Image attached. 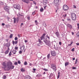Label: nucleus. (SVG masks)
Instances as JSON below:
<instances>
[{"mask_svg": "<svg viewBox=\"0 0 79 79\" xmlns=\"http://www.w3.org/2000/svg\"><path fill=\"white\" fill-rule=\"evenodd\" d=\"M77 35L79 38V31H78L77 33Z\"/></svg>", "mask_w": 79, "mask_h": 79, "instance_id": "nucleus-27", "label": "nucleus"}, {"mask_svg": "<svg viewBox=\"0 0 79 79\" xmlns=\"http://www.w3.org/2000/svg\"><path fill=\"white\" fill-rule=\"evenodd\" d=\"M13 44V45H14L15 44H18V41H15V42L14 41H12Z\"/></svg>", "mask_w": 79, "mask_h": 79, "instance_id": "nucleus-18", "label": "nucleus"}, {"mask_svg": "<svg viewBox=\"0 0 79 79\" xmlns=\"http://www.w3.org/2000/svg\"><path fill=\"white\" fill-rule=\"evenodd\" d=\"M8 52H9V51H8V50H7L5 52L6 54H8Z\"/></svg>", "mask_w": 79, "mask_h": 79, "instance_id": "nucleus-31", "label": "nucleus"}, {"mask_svg": "<svg viewBox=\"0 0 79 79\" xmlns=\"http://www.w3.org/2000/svg\"><path fill=\"white\" fill-rule=\"evenodd\" d=\"M33 3L35 5H36V2H35V1H34L33 2Z\"/></svg>", "mask_w": 79, "mask_h": 79, "instance_id": "nucleus-48", "label": "nucleus"}, {"mask_svg": "<svg viewBox=\"0 0 79 79\" xmlns=\"http://www.w3.org/2000/svg\"><path fill=\"white\" fill-rule=\"evenodd\" d=\"M22 53V51H20L19 52V53L20 54H21Z\"/></svg>", "mask_w": 79, "mask_h": 79, "instance_id": "nucleus-54", "label": "nucleus"}, {"mask_svg": "<svg viewBox=\"0 0 79 79\" xmlns=\"http://www.w3.org/2000/svg\"><path fill=\"white\" fill-rule=\"evenodd\" d=\"M13 19H14V23H16V19L14 17L13 18Z\"/></svg>", "mask_w": 79, "mask_h": 79, "instance_id": "nucleus-22", "label": "nucleus"}, {"mask_svg": "<svg viewBox=\"0 0 79 79\" xmlns=\"http://www.w3.org/2000/svg\"><path fill=\"white\" fill-rule=\"evenodd\" d=\"M68 64H69V63L68 62H66L65 63V66H68Z\"/></svg>", "mask_w": 79, "mask_h": 79, "instance_id": "nucleus-24", "label": "nucleus"}, {"mask_svg": "<svg viewBox=\"0 0 79 79\" xmlns=\"http://www.w3.org/2000/svg\"><path fill=\"white\" fill-rule=\"evenodd\" d=\"M52 76H53V73H51L50 74L49 77H52Z\"/></svg>", "mask_w": 79, "mask_h": 79, "instance_id": "nucleus-37", "label": "nucleus"}, {"mask_svg": "<svg viewBox=\"0 0 79 79\" xmlns=\"http://www.w3.org/2000/svg\"><path fill=\"white\" fill-rule=\"evenodd\" d=\"M63 9L64 11H66L69 9V7L67 5H65L63 6Z\"/></svg>", "mask_w": 79, "mask_h": 79, "instance_id": "nucleus-8", "label": "nucleus"}, {"mask_svg": "<svg viewBox=\"0 0 79 79\" xmlns=\"http://www.w3.org/2000/svg\"><path fill=\"white\" fill-rule=\"evenodd\" d=\"M76 69V68L75 67H73V69Z\"/></svg>", "mask_w": 79, "mask_h": 79, "instance_id": "nucleus-52", "label": "nucleus"}, {"mask_svg": "<svg viewBox=\"0 0 79 79\" xmlns=\"http://www.w3.org/2000/svg\"><path fill=\"white\" fill-rule=\"evenodd\" d=\"M55 34L56 35L57 37L58 38H60V33H59V32H57L55 33Z\"/></svg>", "mask_w": 79, "mask_h": 79, "instance_id": "nucleus-11", "label": "nucleus"}, {"mask_svg": "<svg viewBox=\"0 0 79 79\" xmlns=\"http://www.w3.org/2000/svg\"><path fill=\"white\" fill-rule=\"evenodd\" d=\"M9 61L7 63L6 62H4L2 63V65L4 67H2V68L4 69V70L6 71L8 68V64Z\"/></svg>", "mask_w": 79, "mask_h": 79, "instance_id": "nucleus-2", "label": "nucleus"}, {"mask_svg": "<svg viewBox=\"0 0 79 79\" xmlns=\"http://www.w3.org/2000/svg\"><path fill=\"white\" fill-rule=\"evenodd\" d=\"M2 26H5V23H2Z\"/></svg>", "mask_w": 79, "mask_h": 79, "instance_id": "nucleus-59", "label": "nucleus"}, {"mask_svg": "<svg viewBox=\"0 0 79 79\" xmlns=\"http://www.w3.org/2000/svg\"><path fill=\"white\" fill-rule=\"evenodd\" d=\"M13 6L14 8H15L17 10H19L20 9V6L19 5H14Z\"/></svg>", "mask_w": 79, "mask_h": 79, "instance_id": "nucleus-7", "label": "nucleus"}, {"mask_svg": "<svg viewBox=\"0 0 79 79\" xmlns=\"http://www.w3.org/2000/svg\"><path fill=\"white\" fill-rule=\"evenodd\" d=\"M45 35V34H44L43 35L40 37L41 40H44L45 39L44 36Z\"/></svg>", "mask_w": 79, "mask_h": 79, "instance_id": "nucleus-14", "label": "nucleus"}, {"mask_svg": "<svg viewBox=\"0 0 79 79\" xmlns=\"http://www.w3.org/2000/svg\"><path fill=\"white\" fill-rule=\"evenodd\" d=\"M15 64V65H17V64H18V63H17V62H15V63H14Z\"/></svg>", "mask_w": 79, "mask_h": 79, "instance_id": "nucleus-47", "label": "nucleus"}, {"mask_svg": "<svg viewBox=\"0 0 79 79\" xmlns=\"http://www.w3.org/2000/svg\"><path fill=\"white\" fill-rule=\"evenodd\" d=\"M6 76L5 75H4L3 77V79H6Z\"/></svg>", "mask_w": 79, "mask_h": 79, "instance_id": "nucleus-28", "label": "nucleus"}, {"mask_svg": "<svg viewBox=\"0 0 79 79\" xmlns=\"http://www.w3.org/2000/svg\"><path fill=\"white\" fill-rule=\"evenodd\" d=\"M61 35L62 36V38H63L64 37V35L63 34H61Z\"/></svg>", "mask_w": 79, "mask_h": 79, "instance_id": "nucleus-33", "label": "nucleus"}, {"mask_svg": "<svg viewBox=\"0 0 79 79\" xmlns=\"http://www.w3.org/2000/svg\"><path fill=\"white\" fill-rule=\"evenodd\" d=\"M12 62H11V61H9L7 65L8 67L6 71H9L10 69H13L14 68L15 66L13 65H12Z\"/></svg>", "mask_w": 79, "mask_h": 79, "instance_id": "nucleus-1", "label": "nucleus"}, {"mask_svg": "<svg viewBox=\"0 0 79 79\" xmlns=\"http://www.w3.org/2000/svg\"><path fill=\"white\" fill-rule=\"evenodd\" d=\"M54 71H56V65L54 64H52L51 65V68Z\"/></svg>", "mask_w": 79, "mask_h": 79, "instance_id": "nucleus-6", "label": "nucleus"}, {"mask_svg": "<svg viewBox=\"0 0 79 79\" xmlns=\"http://www.w3.org/2000/svg\"><path fill=\"white\" fill-rule=\"evenodd\" d=\"M18 37H19V38H20V37H21V36H20V35L19 34L18 35Z\"/></svg>", "mask_w": 79, "mask_h": 79, "instance_id": "nucleus-51", "label": "nucleus"}, {"mask_svg": "<svg viewBox=\"0 0 79 79\" xmlns=\"http://www.w3.org/2000/svg\"><path fill=\"white\" fill-rule=\"evenodd\" d=\"M46 7H47V6H46L44 7V10H45L46 9Z\"/></svg>", "mask_w": 79, "mask_h": 79, "instance_id": "nucleus-57", "label": "nucleus"}, {"mask_svg": "<svg viewBox=\"0 0 79 79\" xmlns=\"http://www.w3.org/2000/svg\"><path fill=\"white\" fill-rule=\"evenodd\" d=\"M60 72H59L58 73V75L57 77V79H59V78L60 77Z\"/></svg>", "mask_w": 79, "mask_h": 79, "instance_id": "nucleus-20", "label": "nucleus"}, {"mask_svg": "<svg viewBox=\"0 0 79 79\" xmlns=\"http://www.w3.org/2000/svg\"><path fill=\"white\" fill-rule=\"evenodd\" d=\"M59 45H61V42H59Z\"/></svg>", "mask_w": 79, "mask_h": 79, "instance_id": "nucleus-53", "label": "nucleus"}, {"mask_svg": "<svg viewBox=\"0 0 79 79\" xmlns=\"http://www.w3.org/2000/svg\"><path fill=\"white\" fill-rule=\"evenodd\" d=\"M27 19H28V20H29V19H30V17H27Z\"/></svg>", "mask_w": 79, "mask_h": 79, "instance_id": "nucleus-44", "label": "nucleus"}, {"mask_svg": "<svg viewBox=\"0 0 79 79\" xmlns=\"http://www.w3.org/2000/svg\"><path fill=\"white\" fill-rule=\"evenodd\" d=\"M67 20L68 21H71V19H68Z\"/></svg>", "mask_w": 79, "mask_h": 79, "instance_id": "nucleus-60", "label": "nucleus"}, {"mask_svg": "<svg viewBox=\"0 0 79 79\" xmlns=\"http://www.w3.org/2000/svg\"><path fill=\"white\" fill-rule=\"evenodd\" d=\"M40 44H37V46H40Z\"/></svg>", "mask_w": 79, "mask_h": 79, "instance_id": "nucleus-62", "label": "nucleus"}, {"mask_svg": "<svg viewBox=\"0 0 79 79\" xmlns=\"http://www.w3.org/2000/svg\"><path fill=\"white\" fill-rule=\"evenodd\" d=\"M35 23H36V25H37V24H39V23H38V22H37V20L35 21Z\"/></svg>", "mask_w": 79, "mask_h": 79, "instance_id": "nucleus-30", "label": "nucleus"}, {"mask_svg": "<svg viewBox=\"0 0 79 79\" xmlns=\"http://www.w3.org/2000/svg\"><path fill=\"white\" fill-rule=\"evenodd\" d=\"M22 1L24 3H27V4H28L29 3V0H22Z\"/></svg>", "mask_w": 79, "mask_h": 79, "instance_id": "nucleus-12", "label": "nucleus"}, {"mask_svg": "<svg viewBox=\"0 0 79 79\" xmlns=\"http://www.w3.org/2000/svg\"><path fill=\"white\" fill-rule=\"evenodd\" d=\"M71 44H68V46H71V45H72V44H73V41H71Z\"/></svg>", "mask_w": 79, "mask_h": 79, "instance_id": "nucleus-23", "label": "nucleus"}, {"mask_svg": "<svg viewBox=\"0 0 79 79\" xmlns=\"http://www.w3.org/2000/svg\"><path fill=\"white\" fill-rule=\"evenodd\" d=\"M72 52H74V48H73V49H72Z\"/></svg>", "mask_w": 79, "mask_h": 79, "instance_id": "nucleus-49", "label": "nucleus"}, {"mask_svg": "<svg viewBox=\"0 0 79 79\" xmlns=\"http://www.w3.org/2000/svg\"><path fill=\"white\" fill-rule=\"evenodd\" d=\"M25 42L26 43L27 42V41L26 40H25Z\"/></svg>", "mask_w": 79, "mask_h": 79, "instance_id": "nucleus-61", "label": "nucleus"}, {"mask_svg": "<svg viewBox=\"0 0 79 79\" xmlns=\"http://www.w3.org/2000/svg\"><path fill=\"white\" fill-rule=\"evenodd\" d=\"M43 25L44 26V27H46V26H47V25L46 24V23H44L43 24Z\"/></svg>", "mask_w": 79, "mask_h": 79, "instance_id": "nucleus-41", "label": "nucleus"}, {"mask_svg": "<svg viewBox=\"0 0 79 79\" xmlns=\"http://www.w3.org/2000/svg\"><path fill=\"white\" fill-rule=\"evenodd\" d=\"M46 37L49 40H50V37L49 36H48V35H47Z\"/></svg>", "mask_w": 79, "mask_h": 79, "instance_id": "nucleus-39", "label": "nucleus"}, {"mask_svg": "<svg viewBox=\"0 0 79 79\" xmlns=\"http://www.w3.org/2000/svg\"><path fill=\"white\" fill-rule=\"evenodd\" d=\"M16 52V50H13L12 51V53H13V54H15Z\"/></svg>", "mask_w": 79, "mask_h": 79, "instance_id": "nucleus-21", "label": "nucleus"}, {"mask_svg": "<svg viewBox=\"0 0 79 79\" xmlns=\"http://www.w3.org/2000/svg\"><path fill=\"white\" fill-rule=\"evenodd\" d=\"M47 0H43V4L44 5H47Z\"/></svg>", "mask_w": 79, "mask_h": 79, "instance_id": "nucleus-15", "label": "nucleus"}, {"mask_svg": "<svg viewBox=\"0 0 79 79\" xmlns=\"http://www.w3.org/2000/svg\"><path fill=\"white\" fill-rule=\"evenodd\" d=\"M21 71H22V72H24L25 70H24L23 68H22L21 69Z\"/></svg>", "mask_w": 79, "mask_h": 79, "instance_id": "nucleus-29", "label": "nucleus"}, {"mask_svg": "<svg viewBox=\"0 0 79 79\" xmlns=\"http://www.w3.org/2000/svg\"><path fill=\"white\" fill-rule=\"evenodd\" d=\"M4 10L6 11H7L8 12V14H10V12H9V7L8 6H6L4 7Z\"/></svg>", "mask_w": 79, "mask_h": 79, "instance_id": "nucleus-9", "label": "nucleus"}, {"mask_svg": "<svg viewBox=\"0 0 79 79\" xmlns=\"http://www.w3.org/2000/svg\"><path fill=\"white\" fill-rule=\"evenodd\" d=\"M76 45H79V43H76Z\"/></svg>", "mask_w": 79, "mask_h": 79, "instance_id": "nucleus-64", "label": "nucleus"}, {"mask_svg": "<svg viewBox=\"0 0 79 79\" xmlns=\"http://www.w3.org/2000/svg\"><path fill=\"white\" fill-rule=\"evenodd\" d=\"M44 11V9H43V8L40 9V11L42 12V11Z\"/></svg>", "mask_w": 79, "mask_h": 79, "instance_id": "nucleus-36", "label": "nucleus"}, {"mask_svg": "<svg viewBox=\"0 0 79 79\" xmlns=\"http://www.w3.org/2000/svg\"><path fill=\"white\" fill-rule=\"evenodd\" d=\"M66 16H67V14H65L64 15H63V16L64 18H65Z\"/></svg>", "mask_w": 79, "mask_h": 79, "instance_id": "nucleus-25", "label": "nucleus"}, {"mask_svg": "<svg viewBox=\"0 0 79 79\" xmlns=\"http://www.w3.org/2000/svg\"><path fill=\"white\" fill-rule=\"evenodd\" d=\"M77 26H78L77 28L79 29V23H77Z\"/></svg>", "mask_w": 79, "mask_h": 79, "instance_id": "nucleus-45", "label": "nucleus"}, {"mask_svg": "<svg viewBox=\"0 0 79 79\" xmlns=\"http://www.w3.org/2000/svg\"><path fill=\"white\" fill-rule=\"evenodd\" d=\"M9 56H11V52H10L9 54Z\"/></svg>", "mask_w": 79, "mask_h": 79, "instance_id": "nucleus-38", "label": "nucleus"}, {"mask_svg": "<svg viewBox=\"0 0 79 79\" xmlns=\"http://www.w3.org/2000/svg\"><path fill=\"white\" fill-rule=\"evenodd\" d=\"M73 7L74 8H76V6L73 5Z\"/></svg>", "mask_w": 79, "mask_h": 79, "instance_id": "nucleus-46", "label": "nucleus"}, {"mask_svg": "<svg viewBox=\"0 0 79 79\" xmlns=\"http://www.w3.org/2000/svg\"><path fill=\"white\" fill-rule=\"evenodd\" d=\"M32 15H35V12H34L32 13Z\"/></svg>", "mask_w": 79, "mask_h": 79, "instance_id": "nucleus-56", "label": "nucleus"}, {"mask_svg": "<svg viewBox=\"0 0 79 79\" xmlns=\"http://www.w3.org/2000/svg\"><path fill=\"white\" fill-rule=\"evenodd\" d=\"M10 46V43H8L6 44V47H9Z\"/></svg>", "mask_w": 79, "mask_h": 79, "instance_id": "nucleus-19", "label": "nucleus"}, {"mask_svg": "<svg viewBox=\"0 0 79 79\" xmlns=\"http://www.w3.org/2000/svg\"><path fill=\"white\" fill-rule=\"evenodd\" d=\"M24 48H25L24 45H23L22 47L20 48V50H22V51H23V50H24Z\"/></svg>", "mask_w": 79, "mask_h": 79, "instance_id": "nucleus-13", "label": "nucleus"}, {"mask_svg": "<svg viewBox=\"0 0 79 79\" xmlns=\"http://www.w3.org/2000/svg\"><path fill=\"white\" fill-rule=\"evenodd\" d=\"M67 26H68V27H69V28H72L73 27H72V26L70 24H68L67 25Z\"/></svg>", "mask_w": 79, "mask_h": 79, "instance_id": "nucleus-17", "label": "nucleus"}, {"mask_svg": "<svg viewBox=\"0 0 79 79\" xmlns=\"http://www.w3.org/2000/svg\"><path fill=\"white\" fill-rule=\"evenodd\" d=\"M54 48H55V49H56V50H58V47H57L56 48H55V45H54Z\"/></svg>", "mask_w": 79, "mask_h": 79, "instance_id": "nucleus-26", "label": "nucleus"}, {"mask_svg": "<svg viewBox=\"0 0 79 79\" xmlns=\"http://www.w3.org/2000/svg\"><path fill=\"white\" fill-rule=\"evenodd\" d=\"M51 54L52 56H55L56 55V52L55 51H51Z\"/></svg>", "mask_w": 79, "mask_h": 79, "instance_id": "nucleus-10", "label": "nucleus"}, {"mask_svg": "<svg viewBox=\"0 0 79 79\" xmlns=\"http://www.w3.org/2000/svg\"><path fill=\"white\" fill-rule=\"evenodd\" d=\"M72 35H74V32H72Z\"/></svg>", "mask_w": 79, "mask_h": 79, "instance_id": "nucleus-63", "label": "nucleus"}, {"mask_svg": "<svg viewBox=\"0 0 79 79\" xmlns=\"http://www.w3.org/2000/svg\"><path fill=\"white\" fill-rule=\"evenodd\" d=\"M77 60L76 59V61H75V64H77Z\"/></svg>", "mask_w": 79, "mask_h": 79, "instance_id": "nucleus-55", "label": "nucleus"}, {"mask_svg": "<svg viewBox=\"0 0 79 79\" xmlns=\"http://www.w3.org/2000/svg\"><path fill=\"white\" fill-rule=\"evenodd\" d=\"M49 57H50V54H49L47 55V58H48V59L49 58Z\"/></svg>", "mask_w": 79, "mask_h": 79, "instance_id": "nucleus-40", "label": "nucleus"}, {"mask_svg": "<svg viewBox=\"0 0 79 79\" xmlns=\"http://www.w3.org/2000/svg\"><path fill=\"white\" fill-rule=\"evenodd\" d=\"M38 41L39 43H42V41H41V40H40V39H39Z\"/></svg>", "mask_w": 79, "mask_h": 79, "instance_id": "nucleus-34", "label": "nucleus"}, {"mask_svg": "<svg viewBox=\"0 0 79 79\" xmlns=\"http://www.w3.org/2000/svg\"><path fill=\"white\" fill-rule=\"evenodd\" d=\"M10 39H11V38L13 37V34H11V35H10Z\"/></svg>", "mask_w": 79, "mask_h": 79, "instance_id": "nucleus-35", "label": "nucleus"}, {"mask_svg": "<svg viewBox=\"0 0 79 79\" xmlns=\"http://www.w3.org/2000/svg\"><path fill=\"white\" fill-rule=\"evenodd\" d=\"M71 16L72 18V19L73 21H75L76 20V14H74V13H71Z\"/></svg>", "mask_w": 79, "mask_h": 79, "instance_id": "nucleus-4", "label": "nucleus"}, {"mask_svg": "<svg viewBox=\"0 0 79 79\" xmlns=\"http://www.w3.org/2000/svg\"><path fill=\"white\" fill-rule=\"evenodd\" d=\"M26 79H31V77L30 76L28 75L26 76L25 77Z\"/></svg>", "mask_w": 79, "mask_h": 79, "instance_id": "nucleus-16", "label": "nucleus"}, {"mask_svg": "<svg viewBox=\"0 0 79 79\" xmlns=\"http://www.w3.org/2000/svg\"><path fill=\"white\" fill-rule=\"evenodd\" d=\"M44 42H45L46 44L49 47H51V43L50 42V41H48L47 40H44Z\"/></svg>", "mask_w": 79, "mask_h": 79, "instance_id": "nucleus-5", "label": "nucleus"}, {"mask_svg": "<svg viewBox=\"0 0 79 79\" xmlns=\"http://www.w3.org/2000/svg\"><path fill=\"white\" fill-rule=\"evenodd\" d=\"M18 63L19 64H21V61L20 60L18 61Z\"/></svg>", "mask_w": 79, "mask_h": 79, "instance_id": "nucleus-43", "label": "nucleus"}, {"mask_svg": "<svg viewBox=\"0 0 79 79\" xmlns=\"http://www.w3.org/2000/svg\"><path fill=\"white\" fill-rule=\"evenodd\" d=\"M44 71H47V69H44Z\"/></svg>", "mask_w": 79, "mask_h": 79, "instance_id": "nucleus-58", "label": "nucleus"}, {"mask_svg": "<svg viewBox=\"0 0 79 79\" xmlns=\"http://www.w3.org/2000/svg\"><path fill=\"white\" fill-rule=\"evenodd\" d=\"M15 40H18V38L17 37H15Z\"/></svg>", "mask_w": 79, "mask_h": 79, "instance_id": "nucleus-42", "label": "nucleus"}, {"mask_svg": "<svg viewBox=\"0 0 79 79\" xmlns=\"http://www.w3.org/2000/svg\"><path fill=\"white\" fill-rule=\"evenodd\" d=\"M61 0H54V5L55 6H58V3H61Z\"/></svg>", "mask_w": 79, "mask_h": 79, "instance_id": "nucleus-3", "label": "nucleus"}, {"mask_svg": "<svg viewBox=\"0 0 79 79\" xmlns=\"http://www.w3.org/2000/svg\"><path fill=\"white\" fill-rule=\"evenodd\" d=\"M18 47H15V50H18Z\"/></svg>", "mask_w": 79, "mask_h": 79, "instance_id": "nucleus-50", "label": "nucleus"}, {"mask_svg": "<svg viewBox=\"0 0 79 79\" xmlns=\"http://www.w3.org/2000/svg\"><path fill=\"white\" fill-rule=\"evenodd\" d=\"M24 65H27V61H25L24 63Z\"/></svg>", "mask_w": 79, "mask_h": 79, "instance_id": "nucleus-32", "label": "nucleus"}]
</instances>
